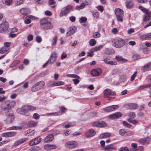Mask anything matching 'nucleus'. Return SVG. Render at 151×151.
<instances>
[{
	"label": "nucleus",
	"instance_id": "nucleus-1",
	"mask_svg": "<svg viewBox=\"0 0 151 151\" xmlns=\"http://www.w3.org/2000/svg\"><path fill=\"white\" fill-rule=\"evenodd\" d=\"M40 27L44 30L52 28L53 26L52 24L46 18H43L40 21Z\"/></svg>",
	"mask_w": 151,
	"mask_h": 151
},
{
	"label": "nucleus",
	"instance_id": "nucleus-2",
	"mask_svg": "<svg viewBox=\"0 0 151 151\" xmlns=\"http://www.w3.org/2000/svg\"><path fill=\"white\" fill-rule=\"evenodd\" d=\"M112 44L114 47L119 48L122 47L125 45V41L121 38L117 37L113 40Z\"/></svg>",
	"mask_w": 151,
	"mask_h": 151
},
{
	"label": "nucleus",
	"instance_id": "nucleus-3",
	"mask_svg": "<svg viewBox=\"0 0 151 151\" xmlns=\"http://www.w3.org/2000/svg\"><path fill=\"white\" fill-rule=\"evenodd\" d=\"M45 82L42 81L36 83L32 87L31 91L34 92L40 90L45 85Z\"/></svg>",
	"mask_w": 151,
	"mask_h": 151
},
{
	"label": "nucleus",
	"instance_id": "nucleus-4",
	"mask_svg": "<svg viewBox=\"0 0 151 151\" xmlns=\"http://www.w3.org/2000/svg\"><path fill=\"white\" fill-rule=\"evenodd\" d=\"M116 93L115 92H112L111 90L109 89H106L104 91V97L107 98L108 100H110L113 99L114 97H110L111 95H115Z\"/></svg>",
	"mask_w": 151,
	"mask_h": 151
},
{
	"label": "nucleus",
	"instance_id": "nucleus-5",
	"mask_svg": "<svg viewBox=\"0 0 151 151\" xmlns=\"http://www.w3.org/2000/svg\"><path fill=\"white\" fill-rule=\"evenodd\" d=\"M78 145L77 142L74 141H70L67 142L65 144V147L69 149H73L76 147Z\"/></svg>",
	"mask_w": 151,
	"mask_h": 151
},
{
	"label": "nucleus",
	"instance_id": "nucleus-6",
	"mask_svg": "<svg viewBox=\"0 0 151 151\" xmlns=\"http://www.w3.org/2000/svg\"><path fill=\"white\" fill-rule=\"evenodd\" d=\"M29 106L26 105L22 107L21 109H17V111L19 113L23 114L27 116H29V114L27 113L29 110Z\"/></svg>",
	"mask_w": 151,
	"mask_h": 151
},
{
	"label": "nucleus",
	"instance_id": "nucleus-7",
	"mask_svg": "<svg viewBox=\"0 0 151 151\" xmlns=\"http://www.w3.org/2000/svg\"><path fill=\"white\" fill-rule=\"evenodd\" d=\"M72 7L71 6L68 5L65 8V9L61 11L60 13V16L61 17L63 16H66L69 13L72 9Z\"/></svg>",
	"mask_w": 151,
	"mask_h": 151
},
{
	"label": "nucleus",
	"instance_id": "nucleus-8",
	"mask_svg": "<svg viewBox=\"0 0 151 151\" xmlns=\"http://www.w3.org/2000/svg\"><path fill=\"white\" fill-rule=\"evenodd\" d=\"M9 27V24L6 22H3L0 24V33H3L6 31Z\"/></svg>",
	"mask_w": 151,
	"mask_h": 151
},
{
	"label": "nucleus",
	"instance_id": "nucleus-9",
	"mask_svg": "<svg viewBox=\"0 0 151 151\" xmlns=\"http://www.w3.org/2000/svg\"><path fill=\"white\" fill-rule=\"evenodd\" d=\"M93 126L95 127H105L107 126L106 123L104 121H97L93 122L92 123Z\"/></svg>",
	"mask_w": 151,
	"mask_h": 151
},
{
	"label": "nucleus",
	"instance_id": "nucleus-10",
	"mask_svg": "<svg viewBox=\"0 0 151 151\" xmlns=\"http://www.w3.org/2000/svg\"><path fill=\"white\" fill-rule=\"evenodd\" d=\"M42 139L37 137L31 140L29 143V145L32 146L39 144L41 141Z\"/></svg>",
	"mask_w": 151,
	"mask_h": 151
},
{
	"label": "nucleus",
	"instance_id": "nucleus-11",
	"mask_svg": "<svg viewBox=\"0 0 151 151\" xmlns=\"http://www.w3.org/2000/svg\"><path fill=\"white\" fill-rule=\"evenodd\" d=\"M118 105H115L108 106L104 108V110L106 112H109L112 111L119 108Z\"/></svg>",
	"mask_w": 151,
	"mask_h": 151
},
{
	"label": "nucleus",
	"instance_id": "nucleus-12",
	"mask_svg": "<svg viewBox=\"0 0 151 151\" xmlns=\"http://www.w3.org/2000/svg\"><path fill=\"white\" fill-rule=\"evenodd\" d=\"M102 72L101 69L98 68L96 69H93L91 71V73L93 76H97L101 75Z\"/></svg>",
	"mask_w": 151,
	"mask_h": 151
},
{
	"label": "nucleus",
	"instance_id": "nucleus-13",
	"mask_svg": "<svg viewBox=\"0 0 151 151\" xmlns=\"http://www.w3.org/2000/svg\"><path fill=\"white\" fill-rule=\"evenodd\" d=\"M96 131L94 130L89 129L85 134V136L87 138L92 137L95 134Z\"/></svg>",
	"mask_w": 151,
	"mask_h": 151
},
{
	"label": "nucleus",
	"instance_id": "nucleus-14",
	"mask_svg": "<svg viewBox=\"0 0 151 151\" xmlns=\"http://www.w3.org/2000/svg\"><path fill=\"white\" fill-rule=\"evenodd\" d=\"M6 104L7 106H8V109L9 112V110L14 107V106L16 105V102L15 101L12 100V101H5Z\"/></svg>",
	"mask_w": 151,
	"mask_h": 151
},
{
	"label": "nucleus",
	"instance_id": "nucleus-15",
	"mask_svg": "<svg viewBox=\"0 0 151 151\" xmlns=\"http://www.w3.org/2000/svg\"><path fill=\"white\" fill-rule=\"evenodd\" d=\"M140 39L142 40L151 39V32L145 34L141 35Z\"/></svg>",
	"mask_w": 151,
	"mask_h": 151
},
{
	"label": "nucleus",
	"instance_id": "nucleus-16",
	"mask_svg": "<svg viewBox=\"0 0 151 151\" xmlns=\"http://www.w3.org/2000/svg\"><path fill=\"white\" fill-rule=\"evenodd\" d=\"M151 69V62L145 64L142 67L141 70L144 72H146Z\"/></svg>",
	"mask_w": 151,
	"mask_h": 151
},
{
	"label": "nucleus",
	"instance_id": "nucleus-17",
	"mask_svg": "<svg viewBox=\"0 0 151 151\" xmlns=\"http://www.w3.org/2000/svg\"><path fill=\"white\" fill-rule=\"evenodd\" d=\"M14 119V116L12 114H9L7 115V118L5 121L8 124L11 123Z\"/></svg>",
	"mask_w": 151,
	"mask_h": 151
},
{
	"label": "nucleus",
	"instance_id": "nucleus-18",
	"mask_svg": "<svg viewBox=\"0 0 151 151\" xmlns=\"http://www.w3.org/2000/svg\"><path fill=\"white\" fill-rule=\"evenodd\" d=\"M125 107L129 109H137L138 106L137 104L135 103H129L126 104Z\"/></svg>",
	"mask_w": 151,
	"mask_h": 151
},
{
	"label": "nucleus",
	"instance_id": "nucleus-19",
	"mask_svg": "<svg viewBox=\"0 0 151 151\" xmlns=\"http://www.w3.org/2000/svg\"><path fill=\"white\" fill-rule=\"evenodd\" d=\"M28 139L26 138H24L21 139L16 141L13 144V145L14 147H16L20 144H22L27 141Z\"/></svg>",
	"mask_w": 151,
	"mask_h": 151
},
{
	"label": "nucleus",
	"instance_id": "nucleus-20",
	"mask_svg": "<svg viewBox=\"0 0 151 151\" xmlns=\"http://www.w3.org/2000/svg\"><path fill=\"white\" fill-rule=\"evenodd\" d=\"M8 106L6 105V101H5L2 103L0 105L1 110L5 113L8 112L9 111Z\"/></svg>",
	"mask_w": 151,
	"mask_h": 151
},
{
	"label": "nucleus",
	"instance_id": "nucleus-21",
	"mask_svg": "<svg viewBox=\"0 0 151 151\" xmlns=\"http://www.w3.org/2000/svg\"><path fill=\"white\" fill-rule=\"evenodd\" d=\"M119 132L120 135L122 136H129L130 133V132H126L125 129H122L119 130Z\"/></svg>",
	"mask_w": 151,
	"mask_h": 151
},
{
	"label": "nucleus",
	"instance_id": "nucleus-22",
	"mask_svg": "<svg viewBox=\"0 0 151 151\" xmlns=\"http://www.w3.org/2000/svg\"><path fill=\"white\" fill-rule=\"evenodd\" d=\"M76 30V28L75 27H73L69 28V31L66 33V35L67 36H69L74 33Z\"/></svg>",
	"mask_w": 151,
	"mask_h": 151
},
{
	"label": "nucleus",
	"instance_id": "nucleus-23",
	"mask_svg": "<svg viewBox=\"0 0 151 151\" xmlns=\"http://www.w3.org/2000/svg\"><path fill=\"white\" fill-rule=\"evenodd\" d=\"M122 115V113L120 112H117L109 116V118L112 119L118 118L120 117Z\"/></svg>",
	"mask_w": 151,
	"mask_h": 151
},
{
	"label": "nucleus",
	"instance_id": "nucleus-24",
	"mask_svg": "<svg viewBox=\"0 0 151 151\" xmlns=\"http://www.w3.org/2000/svg\"><path fill=\"white\" fill-rule=\"evenodd\" d=\"M20 12L21 14L26 15L30 13V11L29 9L27 8H23L20 9Z\"/></svg>",
	"mask_w": 151,
	"mask_h": 151
},
{
	"label": "nucleus",
	"instance_id": "nucleus-25",
	"mask_svg": "<svg viewBox=\"0 0 151 151\" xmlns=\"http://www.w3.org/2000/svg\"><path fill=\"white\" fill-rule=\"evenodd\" d=\"M54 137L52 134H50L46 136L44 139V142L48 143L51 142L54 139Z\"/></svg>",
	"mask_w": 151,
	"mask_h": 151
},
{
	"label": "nucleus",
	"instance_id": "nucleus-26",
	"mask_svg": "<svg viewBox=\"0 0 151 151\" xmlns=\"http://www.w3.org/2000/svg\"><path fill=\"white\" fill-rule=\"evenodd\" d=\"M115 12L116 16L124 15V12L123 10L119 8L115 9Z\"/></svg>",
	"mask_w": 151,
	"mask_h": 151
},
{
	"label": "nucleus",
	"instance_id": "nucleus-27",
	"mask_svg": "<svg viewBox=\"0 0 151 151\" xmlns=\"http://www.w3.org/2000/svg\"><path fill=\"white\" fill-rule=\"evenodd\" d=\"M111 134L108 132L102 133L99 135V138L101 139L106 138L111 136Z\"/></svg>",
	"mask_w": 151,
	"mask_h": 151
},
{
	"label": "nucleus",
	"instance_id": "nucleus-28",
	"mask_svg": "<svg viewBox=\"0 0 151 151\" xmlns=\"http://www.w3.org/2000/svg\"><path fill=\"white\" fill-rule=\"evenodd\" d=\"M151 12L149 11L145 13L144 16L143 21H146L149 20L150 19L151 17Z\"/></svg>",
	"mask_w": 151,
	"mask_h": 151
},
{
	"label": "nucleus",
	"instance_id": "nucleus-29",
	"mask_svg": "<svg viewBox=\"0 0 151 151\" xmlns=\"http://www.w3.org/2000/svg\"><path fill=\"white\" fill-rule=\"evenodd\" d=\"M20 62V61L19 60H14L11 64L9 67L13 68L19 64Z\"/></svg>",
	"mask_w": 151,
	"mask_h": 151
},
{
	"label": "nucleus",
	"instance_id": "nucleus-30",
	"mask_svg": "<svg viewBox=\"0 0 151 151\" xmlns=\"http://www.w3.org/2000/svg\"><path fill=\"white\" fill-rule=\"evenodd\" d=\"M115 59L118 61L122 62H126L127 61V60L123 58L122 56L119 55L116 56Z\"/></svg>",
	"mask_w": 151,
	"mask_h": 151
},
{
	"label": "nucleus",
	"instance_id": "nucleus-31",
	"mask_svg": "<svg viewBox=\"0 0 151 151\" xmlns=\"http://www.w3.org/2000/svg\"><path fill=\"white\" fill-rule=\"evenodd\" d=\"M56 82L55 81H50L47 84L48 87H52L56 86Z\"/></svg>",
	"mask_w": 151,
	"mask_h": 151
},
{
	"label": "nucleus",
	"instance_id": "nucleus-32",
	"mask_svg": "<svg viewBox=\"0 0 151 151\" xmlns=\"http://www.w3.org/2000/svg\"><path fill=\"white\" fill-rule=\"evenodd\" d=\"M76 124L74 122H69L66 124L64 126V124H63V126L65 128H67L70 127H71L75 126Z\"/></svg>",
	"mask_w": 151,
	"mask_h": 151
},
{
	"label": "nucleus",
	"instance_id": "nucleus-33",
	"mask_svg": "<svg viewBox=\"0 0 151 151\" xmlns=\"http://www.w3.org/2000/svg\"><path fill=\"white\" fill-rule=\"evenodd\" d=\"M103 61L106 64H108L111 65H115L117 64V63L115 62H113L112 61H108L107 59H105Z\"/></svg>",
	"mask_w": 151,
	"mask_h": 151
},
{
	"label": "nucleus",
	"instance_id": "nucleus-34",
	"mask_svg": "<svg viewBox=\"0 0 151 151\" xmlns=\"http://www.w3.org/2000/svg\"><path fill=\"white\" fill-rule=\"evenodd\" d=\"M151 86V83H149L148 84L141 85L138 88V89H143L145 88L150 87Z\"/></svg>",
	"mask_w": 151,
	"mask_h": 151
},
{
	"label": "nucleus",
	"instance_id": "nucleus-35",
	"mask_svg": "<svg viewBox=\"0 0 151 151\" xmlns=\"http://www.w3.org/2000/svg\"><path fill=\"white\" fill-rule=\"evenodd\" d=\"M103 47L102 45H100L99 46H96L92 48V50L94 52L100 50Z\"/></svg>",
	"mask_w": 151,
	"mask_h": 151
},
{
	"label": "nucleus",
	"instance_id": "nucleus-36",
	"mask_svg": "<svg viewBox=\"0 0 151 151\" xmlns=\"http://www.w3.org/2000/svg\"><path fill=\"white\" fill-rule=\"evenodd\" d=\"M86 6V4L84 3H82L80 5L76 6L75 7V9L78 10H79L84 8Z\"/></svg>",
	"mask_w": 151,
	"mask_h": 151
},
{
	"label": "nucleus",
	"instance_id": "nucleus-37",
	"mask_svg": "<svg viewBox=\"0 0 151 151\" xmlns=\"http://www.w3.org/2000/svg\"><path fill=\"white\" fill-rule=\"evenodd\" d=\"M22 128V127H17L15 126H13L7 129V130H11L14 129H21Z\"/></svg>",
	"mask_w": 151,
	"mask_h": 151
},
{
	"label": "nucleus",
	"instance_id": "nucleus-38",
	"mask_svg": "<svg viewBox=\"0 0 151 151\" xmlns=\"http://www.w3.org/2000/svg\"><path fill=\"white\" fill-rule=\"evenodd\" d=\"M133 4V3L132 1H128L126 2V5L127 7L128 8H130L132 6Z\"/></svg>",
	"mask_w": 151,
	"mask_h": 151
},
{
	"label": "nucleus",
	"instance_id": "nucleus-39",
	"mask_svg": "<svg viewBox=\"0 0 151 151\" xmlns=\"http://www.w3.org/2000/svg\"><path fill=\"white\" fill-rule=\"evenodd\" d=\"M37 124L36 122L35 121H30L28 122V124L29 127H33L36 126Z\"/></svg>",
	"mask_w": 151,
	"mask_h": 151
},
{
	"label": "nucleus",
	"instance_id": "nucleus-40",
	"mask_svg": "<svg viewBox=\"0 0 151 151\" xmlns=\"http://www.w3.org/2000/svg\"><path fill=\"white\" fill-rule=\"evenodd\" d=\"M104 148L106 150L110 151L114 149L115 148L112 146V145H110L106 146Z\"/></svg>",
	"mask_w": 151,
	"mask_h": 151
},
{
	"label": "nucleus",
	"instance_id": "nucleus-41",
	"mask_svg": "<svg viewBox=\"0 0 151 151\" xmlns=\"http://www.w3.org/2000/svg\"><path fill=\"white\" fill-rule=\"evenodd\" d=\"M35 132L33 130H29L27 131L26 135L27 136H32L34 135Z\"/></svg>",
	"mask_w": 151,
	"mask_h": 151
},
{
	"label": "nucleus",
	"instance_id": "nucleus-42",
	"mask_svg": "<svg viewBox=\"0 0 151 151\" xmlns=\"http://www.w3.org/2000/svg\"><path fill=\"white\" fill-rule=\"evenodd\" d=\"M127 77L126 75H122L120 76L119 77V80L122 82H124L126 79Z\"/></svg>",
	"mask_w": 151,
	"mask_h": 151
},
{
	"label": "nucleus",
	"instance_id": "nucleus-43",
	"mask_svg": "<svg viewBox=\"0 0 151 151\" xmlns=\"http://www.w3.org/2000/svg\"><path fill=\"white\" fill-rule=\"evenodd\" d=\"M143 149L142 146H139L137 148H132L130 150V151H141Z\"/></svg>",
	"mask_w": 151,
	"mask_h": 151
},
{
	"label": "nucleus",
	"instance_id": "nucleus-44",
	"mask_svg": "<svg viewBox=\"0 0 151 151\" xmlns=\"http://www.w3.org/2000/svg\"><path fill=\"white\" fill-rule=\"evenodd\" d=\"M132 58L134 60H136L141 59V57L139 55L136 54L133 55Z\"/></svg>",
	"mask_w": 151,
	"mask_h": 151
},
{
	"label": "nucleus",
	"instance_id": "nucleus-45",
	"mask_svg": "<svg viewBox=\"0 0 151 151\" xmlns=\"http://www.w3.org/2000/svg\"><path fill=\"white\" fill-rule=\"evenodd\" d=\"M8 50H9L8 48L4 47L0 50V53L1 54H3L6 52Z\"/></svg>",
	"mask_w": 151,
	"mask_h": 151
},
{
	"label": "nucleus",
	"instance_id": "nucleus-46",
	"mask_svg": "<svg viewBox=\"0 0 151 151\" xmlns=\"http://www.w3.org/2000/svg\"><path fill=\"white\" fill-rule=\"evenodd\" d=\"M57 41V36L52 38V46L55 45L56 44Z\"/></svg>",
	"mask_w": 151,
	"mask_h": 151
},
{
	"label": "nucleus",
	"instance_id": "nucleus-47",
	"mask_svg": "<svg viewBox=\"0 0 151 151\" xmlns=\"http://www.w3.org/2000/svg\"><path fill=\"white\" fill-rule=\"evenodd\" d=\"M138 8L139 9H140V10H141L143 12H144L145 13L149 12V11L147 9L145 8L142 6H139Z\"/></svg>",
	"mask_w": 151,
	"mask_h": 151
},
{
	"label": "nucleus",
	"instance_id": "nucleus-48",
	"mask_svg": "<svg viewBox=\"0 0 151 151\" xmlns=\"http://www.w3.org/2000/svg\"><path fill=\"white\" fill-rule=\"evenodd\" d=\"M24 2V0H16L15 1V4L17 5H20L22 4Z\"/></svg>",
	"mask_w": 151,
	"mask_h": 151
},
{
	"label": "nucleus",
	"instance_id": "nucleus-49",
	"mask_svg": "<svg viewBox=\"0 0 151 151\" xmlns=\"http://www.w3.org/2000/svg\"><path fill=\"white\" fill-rule=\"evenodd\" d=\"M101 35L100 33L98 32H94L93 35V37L94 38H99L100 37Z\"/></svg>",
	"mask_w": 151,
	"mask_h": 151
},
{
	"label": "nucleus",
	"instance_id": "nucleus-50",
	"mask_svg": "<svg viewBox=\"0 0 151 151\" xmlns=\"http://www.w3.org/2000/svg\"><path fill=\"white\" fill-rule=\"evenodd\" d=\"M124 15L116 16L118 22H122L123 21V17Z\"/></svg>",
	"mask_w": 151,
	"mask_h": 151
},
{
	"label": "nucleus",
	"instance_id": "nucleus-51",
	"mask_svg": "<svg viewBox=\"0 0 151 151\" xmlns=\"http://www.w3.org/2000/svg\"><path fill=\"white\" fill-rule=\"evenodd\" d=\"M128 121L130 123L133 124H136L138 123V121L135 119H129Z\"/></svg>",
	"mask_w": 151,
	"mask_h": 151
},
{
	"label": "nucleus",
	"instance_id": "nucleus-52",
	"mask_svg": "<svg viewBox=\"0 0 151 151\" xmlns=\"http://www.w3.org/2000/svg\"><path fill=\"white\" fill-rule=\"evenodd\" d=\"M8 133L9 137H13L15 136L17 134L16 133L14 132H8Z\"/></svg>",
	"mask_w": 151,
	"mask_h": 151
},
{
	"label": "nucleus",
	"instance_id": "nucleus-53",
	"mask_svg": "<svg viewBox=\"0 0 151 151\" xmlns=\"http://www.w3.org/2000/svg\"><path fill=\"white\" fill-rule=\"evenodd\" d=\"M11 44V42H6L4 44V47L7 48L9 49V50Z\"/></svg>",
	"mask_w": 151,
	"mask_h": 151
},
{
	"label": "nucleus",
	"instance_id": "nucleus-54",
	"mask_svg": "<svg viewBox=\"0 0 151 151\" xmlns=\"http://www.w3.org/2000/svg\"><path fill=\"white\" fill-rule=\"evenodd\" d=\"M67 76L70 77L76 78L77 79H79L80 78V77L79 76L75 74H68Z\"/></svg>",
	"mask_w": 151,
	"mask_h": 151
},
{
	"label": "nucleus",
	"instance_id": "nucleus-55",
	"mask_svg": "<svg viewBox=\"0 0 151 151\" xmlns=\"http://www.w3.org/2000/svg\"><path fill=\"white\" fill-rule=\"evenodd\" d=\"M96 43V41L94 39H91L89 42V44L91 46H93Z\"/></svg>",
	"mask_w": 151,
	"mask_h": 151
},
{
	"label": "nucleus",
	"instance_id": "nucleus-56",
	"mask_svg": "<svg viewBox=\"0 0 151 151\" xmlns=\"http://www.w3.org/2000/svg\"><path fill=\"white\" fill-rule=\"evenodd\" d=\"M112 50L111 49L106 48L105 50V53L107 54H109L111 53Z\"/></svg>",
	"mask_w": 151,
	"mask_h": 151
},
{
	"label": "nucleus",
	"instance_id": "nucleus-57",
	"mask_svg": "<svg viewBox=\"0 0 151 151\" xmlns=\"http://www.w3.org/2000/svg\"><path fill=\"white\" fill-rule=\"evenodd\" d=\"M128 116L129 117L131 118H134L135 116V114L134 112H130L129 113Z\"/></svg>",
	"mask_w": 151,
	"mask_h": 151
},
{
	"label": "nucleus",
	"instance_id": "nucleus-58",
	"mask_svg": "<svg viewBox=\"0 0 151 151\" xmlns=\"http://www.w3.org/2000/svg\"><path fill=\"white\" fill-rule=\"evenodd\" d=\"M87 21V19L86 17H81L80 19V22L81 23H85Z\"/></svg>",
	"mask_w": 151,
	"mask_h": 151
},
{
	"label": "nucleus",
	"instance_id": "nucleus-59",
	"mask_svg": "<svg viewBox=\"0 0 151 151\" xmlns=\"http://www.w3.org/2000/svg\"><path fill=\"white\" fill-rule=\"evenodd\" d=\"M93 52L94 51L92 50V49H91L90 50V52H89L87 53V55L90 57L93 56Z\"/></svg>",
	"mask_w": 151,
	"mask_h": 151
},
{
	"label": "nucleus",
	"instance_id": "nucleus-60",
	"mask_svg": "<svg viewBox=\"0 0 151 151\" xmlns=\"http://www.w3.org/2000/svg\"><path fill=\"white\" fill-rule=\"evenodd\" d=\"M134 28H131L127 30V33L128 34H131L132 33L134 32Z\"/></svg>",
	"mask_w": 151,
	"mask_h": 151
},
{
	"label": "nucleus",
	"instance_id": "nucleus-61",
	"mask_svg": "<svg viewBox=\"0 0 151 151\" xmlns=\"http://www.w3.org/2000/svg\"><path fill=\"white\" fill-rule=\"evenodd\" d=\"M146 139L145 138H143L139 140V141L141 143L144 144L146 142Z\"/></svg>",
	"mask_w": 151,
	"mask_h": 151
},
{
	"label": "nucleus",
	"instance_id": "nucleus-62",
	"mask_svg": "<svg viewBox=\"0 0 151 151\" xmlns=\"http://www.w3.org/2000/svg\"><path fill=\"white\" fill-rule=\"evenodd\" d=\"M137 72H135L134 74L131 76V81H133L135 78L137 76Z\"/></svg>",
	"mask_w": 151,
	"mask_h": 151
},
{
	"label": "nucleus",
	"instance_id": "nucleus-63",
	"mask_svg": "<svg viewBox=\"0 0 151 151\" xmlns=\"http://www.w3.org/2000/svg\"><path fill=\"white\" fill-rule=\"evenodd\" d=\"M33 36L32 35H29L27 37V39L28 41H32L33 40Z\"/></svg>",
	"mask_w": 151,
	"mask_h": 151
},
{
	"label": "nucleus",
	"instance_id": "nucleus-64",
	"mask_svg": "<svg viewBox=\"0 0 151 151\" xmlns=\"http://www.w3.org/2000/svg\"><path fill=\"white\" fill-rule=\"evenodd\" d=\"M119 151H129V150L127 147H122L121 148Z\"/></svg>",
	"mask_w": 151,
	"mask_h": 151
}]
</instances>
